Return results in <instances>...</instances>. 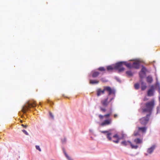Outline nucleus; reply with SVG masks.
Instances as JSON below:
<instances>
[{"label": "nucleus", "instance_id": "nucleus-1", "mask_svg": "<svg viewBox=\"0 0 160 160\" xmlns=\"http://www.w3.org/2000/svg\"><path fill=\"white\" fill-rule=\"evenodd\" d=\"M155 105V101L154 99H152L144 104V106H142L141 108L143 112H148L151 114Z\"/></svg>", "mask_w": 160, "mask_h": 160}, {"label": "nucleus", "instance_id": "nucleus-2", "mask_svg": "<svg viewBox=\"0 0 160 160\" xmlns=\"http://www.w3.org/2000/svg\"><path fill=\"white\" fill-rule=\"evenodd\" d=\"M36 106V103L35 101H33L32 102L28 101L26 104L23 107L22 111L24 113H25L27 111L29 110L31 108H34Z\"/></svg>", "mask_w": 160, "mask_h": 160}, {"label": "nucleus", "instance_id": "nucleus-3", "mask_svg": "<svg viewBox=\"0 0 160 160\" xmlns=\"http://www.w3.org/2000/svg\"><path fill=\"white\" fill-rule=\"evenodd\" d=\"M123 64V62H121L116 63L114 65V69L118 70L119 72L123 71L124 68L122 67Z\"/></svg>", "mask_w": 160, "mask_h": 160}, {"label": "nucleus", "instance_id": "nucleus-4", "mask_svg": "<svg viewBox=\"0 0 160 160\" xmlns=\"http://www.w3.org/2000/svg\"><path fill=\"white\" fill-rule=\"evenodd\" d=\"M150 115L147 114L145 117L140 118L139 120L140 123L142 125L145 126L148 123L149 120V117Z\"/></svg>", "mask_w": 160, "mask_h": 160}, {"label": "nucleus", "instance_id": "nucleus-5", "mask_svg": "<svg viewBox=\"0 0 160 160\" xmlns=\"http://www.w3.org/2000/svg\"><path fill=\"white\" fill-rule=\"evenodd\" d=\"M104 90L108 93V96L111 95H113L114 96L115 94V90L114 88H112L109 86H104Z\"/></svg>", "mask_w": 160, "mask_h": 160}, {"label": "nucleus", "instance_id": "nucleus-6", "mask_svg": "<svg viewBox=\"0 0 160 160\" xmlns=\"http://www.w3.org/2000/svg\"><path fill=\"white\" fill-rule=\"evenodd\" d=\"M121 144L123 146H125L128 145L129 144H130L132 148L136 149L138 147V146L137 145H133V144H132V142H130V141H122L121 142Z\"/></svg>", "mask_w": 160, "mask_h": 160}, {"label": "nucleus", "instance_id": "nucleus-7", "mask_svg": "<svg viewBox=\"0 0 160 160\" xmlns=\"http://www.w3.org/2000/svg\"><path fill=\"white\" fill-rule=\"evenodd\" d=\"M108 98L109 97L108 96L106 98L104 99L101 101V103L103 106L105 107L107 106L108 105L109 103L114 98H110L109 101H108Z\"/></svg>", "mask_w": 160, "mask_h": 160}, {"label": "nucleus", "instance_id": "nucleus-8", "mask_svg": "<svg viewBox=\"0 0 160 160\" xmlns=\"http://www.w3.org/2000/svg\"><path fill=\"white\" fill-rule=\"evenodd\" d=\"M112 122L111 119H109L105 120L103 122L100 124V125L102 126H104L110 125Z\"/></svg>", "mask_w": 160, "mask_h": 160}, {"label": "nucleus", "instance_id": "nucleus-9", "mask_svg": "<svg viewBox=\"0 0 160 160\" xmlns=\"http://www.w3.org/2000/svg\"><path fill=\"white\" fill-rule=\"evenodd\" d=\"M140 66V63L138 61H135L132 63V68L138 69Z\"/></svg>", "mask_w": 160, "mask_h": 160}, {"label": "nucleus", "instance_id": "nucleus-10", "mask_svg": "<svg viewBox=\"0 0 160 160\" xmlns=\"http://www.w3.org/2000/svg\"><path fill=\"white\" fill-rule=\"evenodd\" d=\"M105 90H104V87H103V89L102 90L100 88L97 89V95L98 96H100L102 94H104L105 93Z\"/></svg>", "mask_w": 160, "mask_h": 160}, {"label": "nucleus", "instance_id": "nucleus-11", "mask_svg": "<svg viewBox=\"0 0 160 160\" xmlns=\"http://www.w3.org/2000/svg\"><path fill=\"white\" fill-rule=\"evenodd\" d=\"M154 89L153 86H152L151 88L148 90L147 92L148 96H152L153 95Z\"/></svg>", "mask_w": 160, "mask_h": 160}, {"label": "nucleus", "instance_id": "nucleus-12", "mask_svg": "<svg viewBox=\"0 0 160 160\" xmlns=\"http://www.w3.org/2000/svg\"><path fill=\"white\" fill-rule=\"evenodd\" d=\"M113 138H115L117 139L116 140H112V141L116 143H118L119 142V141L120 139V138H119L118 136V135L117 134H115L113 136Z\"/></svg>", "mask_w": 160, "mask_h": 160}, {"label": "nucleus", "instance_id": "nucleus-13", "mask_svg": "<svg viewBox=\"0 0 160 160\" xmlns=\"http://www.w3.org/2000/svg\"><path fill=\"white\" fill-rule=\"evenodd\" d=\"M138 129L139 131H141L142 132L144 133L146 132L147 128L145 127H138Z\"/></svg>", "mask_w": 160, "mask_h": 160}, {"label": "nucleus", "instance_id": "nucleus-14", "mask_svg": "<svg viewBox=\"0 0 160 160\" xmlns=\"http://www.w3.org/2000/svg\"><path fill=\"white\" fill-rule=\"evenodd\" d=\"M155 148L154 146H152L150 148H148L147 150V152L148 154H151Z\"/></svg>", "mask_w": 160, "mask_h": 160}, {"label": "nucleus", "instance_id": "nucleus-15", "mask_svg": "<svg viewBox=\"0 0 160 160\" xmlns=\"http://www.w3.org/2000/svg\"><path fill=\"white\" fill-rule=\"evenodd\" d=\"M140 81L141 82V89L142 91L146 89L147 86H146V84L144 83L142 80H141Z\"/></svg>", "mask_w": 160, "mask_h": 160}, {"label": "nucleus", "instance_id": "nucleus-16", "mask_svg": "<svg viewBox=\"0 0 160 160\" xmlns=\"http://www.w3.org/2000/svg\"><path fill=\"white\" fill-rule=\"evenodd\" d=\"M123 64L128 68H132V63H127L126 62H123Z\"/></svg>", "mask_w": 160, "mask_h": 160}, {"label": "nucleus", "instance_id": "nucleus-17", "mask_svg": "<svg viewBox=\"0 0 160 160\" xmlns=\"http://www.w3.org/2000/svg\"><path fill=\"white\" fill-rule=\"evenodd\" d=\"M99 82V81L97 80H90L89 81V83L91 84H98Z\"/></svg>", "mask_w": 160, "mask_h": 160}, {"label": "nucleus", "instance_id": "nucleus-18", "mask_svg": "<svg viewBox=\"0 0 160 160\" xmlns=\"http://www.w3.org/2000/svg\"><path fill=\"white\" fill-rule=\"evenodd\" d=\"M134 142L137 144H140L142 142V139L137 138L134 140Z\"/></svg>", "mask_w": 160, "mask_h": 160}, {"label": "nucleus", "instance_id": "nucleus-19", "mask_svg": "<svg viewBox=\"0 0 160 160\" xmlns=\"http://www.w3.org/2000/svg\"><path fill=\"white\" fill-rule=\"evenodd\" d=\"M99 74V72H94L92 74V77L93 78L97 77Z\"/></svg>", "mask_w": 160, "mask_h": 160}, {"label": "nucleus", "instance_id": "nucleus-20", "mask_svg": "<svg viewBox=\"0 0 160 160\" xmlns=\"http://www.w3.org/2000/svg\"><path fill=\"white\" fill-rule=\"evenodd\" d=\"M147 81L149 83H151L153 80L152 78L150 76H148L146 78Z\"/></svg>", "mask_w": 160, "mask_h": 160}, {"label": "nucleus", "instance_id": "nucleus-21", "mask_svg": "<svg viewBox=\"0 0 160 160\" xmlns=\"http://www.w3.org/2000/svg\"><path fill=\"white\" fill-rule=\"evenodd\" d=\"M107 69L108 71L112 70L114 69V65H111L107 66Z\"/></svg>", "mask_w": 160, "mask_h": 160}, {"label": "nucleus", "instance_id": "nucleus-22", "mask_svg": "<svg viewBox=\"0 0 160 160\" xmlns=\"http://www.w3.org/2000/svg\"><path fill=\"white\" fill-rule=\"evenodd\" d=\"M111 135V133L109 132L107 134V138L108 139L109 141L112 140V138L110 136Z\"/></svg>", "mask_w": 160, "mask_h": 160}, {"label": "nucleus", "instance_id": "nucleus-23", "mask_svg": "<svg viewBox=\"0 0 160 160\" xmlns=\"http://www.w3.org/2000/svg\"><path fill=\"white\" fill-rule=\"evenodd\" d=\"M146 68L144 67H142L140 72H142L143 74L144 75H145V72H146Z\"/></svg>", "mask_w": 160, "mask_h": 160}, {"label": "nucleus", "instance_id": "nucleus-24", "mask_svg": "<svg viewBox=\"0 0 160 160\" xmlns=\"http://www.w3.org/2000/svg\"><path fill=\"white\" fill-rule=\"evenodd\" d=\"M133 135L135 136H139L140 135V134L139 133V131H135L133 134Z\"/></svg>", "mask_w": 160, "mask_h": 160}, {"label": "nucleus", "instance_id": "nucleus-25", "mask_svg": "<svg viewBox=\"0 0 160 160\" xmlns=\"http://www.w3.org/2000/svg\"><path fill=\"white\" fill-rule=\"evenodd\" d=\"M126 74L129 76H132L133 75V73L131 71H128L126 72Z\"/></svg>", "mask_w": 160, "mask_h": 160}, {"label": "nucleus", "instance_id": "nucleus-26", "mask_svg": "<svg viewBox=\"0 0 160 160\" xmlns=\"http://www.w3.org/2000/svg\"><path fill=\"white\" fill-rule=\"evenodd\" d=\"M134 88L136 89H138L139 88V85L138 83H136L134 85Z\"/></svg>", "mask_w": 160, "mask_h": 160}, {"label": "nucleus", "instance_id": "nucleus-27", "mask_svg": "<svg viewBox=\"0 0 160 160\" xmlns=\"http://www.w3.org/2000/svg\"><path fill=\"white\" fill-rule=\"evenodd\" d=\"M98 70L99 71H105V68L103 67H100L98 68Z\"/></svg>", "mask_w": 160, "mask_h": 160}, {"label": "nucleus", "instance_id": "nucleus-28", "mask_svg": "<svg viewBox=\"0 0 160 160\" xmlns=\"http://www.w3.org/2000/svg\"><path fill=\"white\" fill-rule=\"evenodd\" d=\"M139 77H140L141 78H143L144 76L145 75H144L143 74V73L142 72H140L139 73Z\"/></svg>", "mask_w": 160, "mask_h": 160}, {"label": "nucleus", "instance_id": "nucleus-29", "mask_svg": "<svg viewBox=\"0 0 160 160\" xmlns=\"http://www.w3.org/2000/svg\"><path fill=\"white\" fill-rule=\"evenodd\" d=\"M157 113L158 114L159 113H160V108L159 107H157Z\"/></svg>", "mask_w": 160, "mask_h": 160}, {"label": "nucleus", "instance_id": "nucleus-30", "mask_svg": "<svg viewBox=\"0 0 160 160\" xmlns=\"http://www.w3.org/2000/svg\"><path fill=\"white\" fill-rule=\"evenodd\" d=\"M100 132H101V133H107V134L109 132L108 131H100Z\"/></svg>", "mask_w": 160, "mask_h": 160}, {"label": "nucleus", "instance_id": "nucleus-31", "mask_svg": "<svg viewBox=\"0 0 160 160\" xmlns=\"http://www.w3.org/2000/svg\"><path fill=\"white\" fill-rule=\"evenodd\" d=\"M110 115H111V113H108V114L104 115V116L105 118H108V117H109L110 116Z\"/></svg>", "mask_w": 160, "mask_h": 160}, {"label": "nucleus", "instance_id": "nucleus-32", "mask_svg": "<svg viewBox=\"0 0 160 160\" xmlns=\"http://www.w3.org/2000/svg\"><path fill=\"white\" fill-rule=\"evenodd\" d=\"M36 149L38 150L39 151H40V152L41 151V149L39 146L36 145Z\"/></svg>", "mask_w": 160, "mask_h": 160}, {"label": "nucleus", "instance_id": "nucleus-33", "mask_svg": "<svg viewBox=\"0 0 160 160\" xmlns=\"http://www.w3.org/2000/svg\"><path fill=\"white\" fill-rule=\"evenodd\" d=\"M101 111L103 112H105L106 111V109L105 108H100Z\"/></svg>", "mask_w": 160, "mask_h": 160}, {"label": "nucleus", "instance_id": "nucleus-34", "mask_svg": "<svg viewBox=\"0 0 160 160\" xmlns=\"http://www.w3.org/2000/svg\"><path fill=\"white\" fill-rule=\"evenodd\" d=\"M98 117L100 119H102L104 117V116H103L102 115H99Z\"/></svg>", "mask_w": 160, "mask_h": 160}, {"label": "nucleus", "instance_id": "nucleus-35", "mask_svg": "<svg viewBox=\"0 0 160 160\" xmlns=\"http://www.w3.org/2000/svg\"><path fill=\"white\" fill-rule=\"evenodd\" d=\"M22 132H24L26 135H28V132L25 130H22Z\"/></svg>", "mask_w": 160, "mask_h": 160}, {"label": "nucleus", "instance_id": "nucleus-36", "mask_svg": "<svg viewBox=\"0 0 160 160\" xmlns=\"http://www.w3.org/2000/svg\"><path fill=\"white\" fill-rule=\"evenodd\" d=\"M49 115L51 118L52 119L54 118V116L52 115V113L51 112H49Z\"/></svg>", "mask_w": 160, "mask_h": 160}, {"label": "nucleus", "instance_id": "nucleus-37", "mask_svg": "<svg viewBox=\"0 0 160 160\" xmlns=\"http://www.w3.org/2000/svg\"><path fill=\"white\" fill-rule=\"evenodd\" d=\"M64 154L67 157V158L68 159H70V157H69L68 155L67 154V153H66V152H64Z\"/></svg>", "mask_w": 160, "mask_h": 160}, {"label": "nucleus", "instance_id": "nucleus-38", "mask_svg": "<svg viewBox=\"0 0 160 160\" xmlns=\"http://www.w3.org/2000/svg\"><path fill=\"white\" fill-rule=\"evenodd\" d=\"M21 126H23V127H24L25 128H26L27 127V125H24V124H22L21 125Z\"/></svg>", "mask_w": 160, "mask_h": 160}, {"label": "nucleus", "instance_id": "nucleus-39", "mask_svg": "<svg viewBox=\"0 0 160 160\" xmlns=\"http://www.w3.org/2000/svg\"><path fill=\"white\" fill-rule=\"evenodd\" d=\"M101 80L102 81V82H107V81H106V80H104L103 79V78H102L101 79Z\"/></svg>", "mask_w": 160, "mask_h": 160}, {"label": "nucleus", "instance_id": "nucleus-40", "mask_svg": "<svg viewBox=\"0 0 160 160\" xmlns=\"http://www.w3.org/2000/svg\"><path fill=\"white\" fill-rule=\"evenodd\" d=\"M118 117V115L117 114H114V117L115 118H116L117 117Z\"/></svg>", "mask_w": 160, "mask_h": 160}, {"label": "nucleus", "instance_id": "nucleus-41", "mask_svg": "<svg viewBox=\"0 0 160 160\" xmlns=\"http://www.w3.org/2000/svg\"><path fill=\"white\" fill-rule=\"evenodd\" d=\"M47 101L48 103H49L50 104H51L52 103V102L49 100H48Z\"/></svg>", "mask_w": 160, "mask_h": 160}, {"label": "nucleus", "instance_id": "nucleus-42", "mask_svg": "<svg viewBox=\"0 0 160 160\" xmlns=\"http://www.w3.org/2000/svg\"><path fill=\"white\" fill-rule=\"evenodd\" d=\"M158 92H159V93H160V88H159L158 90Z\"/></svg>", "mask_w": 160, "mask_h": 160}, {"label": "nucleus", "instance_id": "nucleus-43", "mask_svg": "<svg viewBox=\"0 0 160 160\" xmlns=\"http://www.w3.org/2000/svg\"><path fill=\"white\" fill-rule=\"evenodd\" d=\"M159 102H160V97L159 98Z\"/></svg>", "mask_w": 160, "mask_h": 160}, {"label": "nucleus", "instance_id": "nucleus-44", "mask_svg": "<svg viewBox=\"0 0 160 160\" xmlns=\"http://www.w3.org/2000/svg\"><path fill=\"white\" fill-rule=\"evenodd\" d=\"M146 154V155H148V154Z\"/></svg>", "mask_w": 160, "mask_h": 160}, {"label": "nucleus", "instance_id": "nucleus-45", "mask_svg": "<svg viewBox=\"0 0 160 160\" xmlns=\"http://www.w3.org/2000/svg\"><path fill=\"white\" fill-rule=\"evenodd\" d=\"M39 104H40V105H41V103H40V102H39Z\"/></svg>", "mask_w": 160, "mask_h": 160}, {"label": "nucleus", "instance_id": "nucleus-46", "mask_svg": "<svg viewBox=\"0 0 160 160\" xmlns=\"http://www.w3.org/2000/svg\"><path fill=\"white\" fill-rule=\"evenodd\" d=\"M21 122H22V121L21 120Z\"/></svg>", "mask_w": 160, "mask_h": 160}]
</instances>
